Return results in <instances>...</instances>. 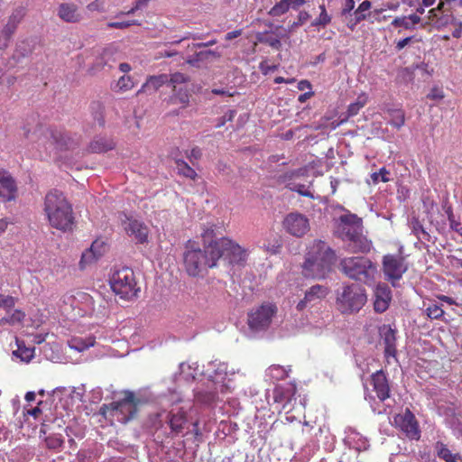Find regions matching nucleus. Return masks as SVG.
I'll use <instances>...</instances> for the list:
<instances>
[{
  "instance_id": "obj_1",
  "label": "nucleus",
  "mask_w": 462,
  "mask_h": 462,
  "mask_svg": "<svg viewBox=\"0 0 462 462\" xmlns=\"http://www.w3.org/2000/svg\"><path fill=\"white\" fill-rule=\"evenodd\" d=\"M336 260L335 251L325 241L315 239L307 246L302 274L306 278L324 279L331 272Z\"/></svg>"
},
{
  "instance_id": "obj_2",
  "label": "nucleus",
  "mask_w": 462,
  "mask_h": 462,
  "mask_svg": "<svg viewBox=\"0 0 462 462\" xmlns=\"http://www.w3.org/2000/svg\"><path fill=\"white\" fill-rule=\"evenodd\" d=\"M43 211L49 225L61 232H70L75 226V217L71 203L63 192L49 191L44 198Z\"/></svg>"
},
{
  "instance_id": "obj_3",
  "label": "nucleus",
  "mask_w": 462,
  "mask_h": 462,
  "mask_svg": "<svg viewBox=\"0 0 462 462\" xmlns=\"http://www.w3.org/2000/svg\"><path fill=\"white\" fill-rule=\"evenodd\" d=\"M337 232L348 252L358 254L371 250L372 242L364 235L363 220L356 214L340 216Z\"/></svg>"
},
{
  "instance_id": "obj_4",
  "label": "nucleus",
  "mask_w": 462,
  "mask_h": 462,
  "mask_svg": "<svg viewBox=\"0 0 462 462\" xmlns=\"http://www.w3.org/2000/svg\"><path fill=\"white\" fill-rule=\"evenodd\" d=\"M195 242L189 240L183 255L184 267L189 276L197 277L208 268L217 266L220 254L214 247L213 242L205 246L204 250L195 246Z\"/></svg>"
},
{
  "instance_id": "obj_5",
  "label": "nucleus",
  "mask_w": 462,
  "mask_h": 462,
  "mask_svg": "<svg viewBox=\"0 0 462 462\" xmlns=\"http://www.w3.org/2000/svg\"><path fill=\"white\" fill-rule=\"evenodd\" d=\"M26 137L36 143L40 151L42 149L49 155L52 152L69 151L77 146V143L61 130L43 126L35 128Z\"/></svg>"
},
{
  "instance_id": "obj_6",
  "label": "nucleus",
  "mask_w": 462,
  "mask_h": 462,
  "mask_svg": "<svg viewBox=\"0 0 462 462\" xmlns=\"http://www.w3.org/2000/svg\"><path fill=\"white\" fill-rule=\"evenodd\" d=\"M143 403V400L134 393L126 391L122 399L103 404L100 413L106 418L110 417L122 424H126L136 417L138 408Z\"/></svg>"
},
{
  "instance_id": "obj_7",
  "label": "nucleus",
  "mask_w": 462,
  "mask_h": 462,
  "mask_svg": "<svg viewBox=\"0 0 462 462\" xmlns=\"http://www.w3.org/2000/svg\"><path fill=\"white\" fill-rule=\"evenodd\" d=\"M340 271L349 279L367 285L374 282L377 274L376 265L367 257H345L339 263Z\"/></svg>"
},
{
  "instance_id": "obj_8",
  "label": "nucleus",
  "mask_w": 462,
  "mask_h": 462,
  "mask_svg": "<svg viewBox=\"0 0 462 462\" xmlns=\"http://www.w3.org/2000/svg\"><path fill=\"white\" fill-rule=\"evenodd\" d=\"M366 301L365 290L357 283L343 284L337 291L336 305L342 314L357 313Z\"/></svg>"
},
{
  "instance_id": "obj_9",
  "label": "nucleus",
  "mask_w": 462,
  "mask_h": 462,
  "mask_svg": "<svg viewBox=\"0 0 462 462\" xmlns=\"http://www.w3.org/2000/svg\"><path fill=\"white\" fill-rule=\"evenodd\" d=\"M112 291L124 300H133L137 297L140 286L134 271L129 267L116 270L110 278Z\"/></svg>"
},
{
  "instance_id": "obj_10",
  "label": "nucleus",
  "mask_w": 462,
  "mask_h": 462,
  "mask_svg": "<svg viewBox=\"0 0 462 462\" xmlns=\"http://www.w3.org/2000/svg\"><path fill=\"white\" fill-rule=\"evenodd\" d=\"M449 5V2L440 0L437 8L430 11V19L438 30L452 27V36L459 39L462 36V21L453 15Z\"/></svg>"
},
{
  "instance_id": "obj_11",
  "label": "nucleus",
  "mask_w": 462,
  "mask_h": 462,
  "mask_svg": "<svg viewBox=\"0 0 462 462\" xmlns=\"http://www.w3.org/2000/svg\"><path fill=\"white\" fill-rule=\"evenodd\" d=\"M213 245L220 254V258L225 257L229 263L244 266L247 261V251L234 240L228 237H221L213 241Z\"/></svg>"
},
{
  "instance_id": "obj_12",
  "label": "nucleus",
  "mask_w": 462,
  "mask_h": 462,
  "mask_svg": "<svg viewBox=\"0 0 462 462\" xmlns=\"http://www.w3.org/2000/svg\"><path fill=\"white\" fill-rule=\"evenodd\" d=\"M382 269L385 279L393 285L398 282L407 271L404 257L400 254H385L382 261Z\"/></svg>"
},
{
  "instance_id": "obj_13",
  "label": "nucleus",
  "mask_w": 462,
  "mask_h": 462,
  "mask_svg": "<svg viewBox=\"0 0 462 462\" xmlns=\"http://www.w3.org/2000/svg\"><path fill=\"white\" fill-rule=\"evenodd\" d=\"M277 311L274 304H262L248 314V326L253 330H263L269 327L272 319Z\"/></svg>"
},
{
  "instance_id": "obj_14",
  "label": "nucleus",
  "mask_w": 462,
  "mask_h": 462,
  "mask_svg": "<svg viewBox=\"0 0 462 462\" xmlns=\"http://www.w3.org/2000/svg\"><path fill=\"white\" fill-rule=\"evenodd\" d=\"M363 385L365 393V399L371 401L377 397L383 402L390 396V386L387 377H363Z\"/></svg>"
},
{
  "instance_id": "obj_15",
  "label": "nucleus",
  "mask_w": 462,
  "mask_h": 462,
  "mask_svg": "<svg viewBox=\"0 0 462 462\" xmlns=\"http://www.w3.org/2000/svg\"><path fill=\"white\" fill-rule=\"evenodd\" d=\"M26 14L24 7L19 6L13 10L12 14L8 16L7 22L3 27L0 35V50L8 47L9 42L16 32L18 25L22 23Z\"/></svg>"
},
{
  "instance_id": "obj_16",
  "label": "nucleus",
  "mask_w": 462,
  "mask_h": 462,
  "mask_svg": "<svg viewBox=\"0 0 462 462\" xmlns=\"http://www.w3.org/2000/svg\"><path fill=\"white\" fill-rule=\"evenodd\" d=\"M282 226L285 231L295 237H302L310 231L309 218L298 212L288 214L283 221Z\"/></svg>"
},
{
  "instance_id": "obj_17",
  "label": "nucleus",
  "mask_w": 462,
  "mask_h": 462,
  "mask_svg": "<svg viewBox=\"0 0 462 462\" xmlns=\"http://www.w3.org/2000/svg\"><path fill=\"white\" fill-rule=\"evenodd\" d=\"M121 225L125 233L140 244L147 242L148 228L141 221L128 217L125 213L119 214Z\"/></svg>"
},
{
  "instance_id": "obj_18",
  "label": "nucleus",
  "mask_w": 462,
  "mask_h": 462,
  "mask_svg": "<svg viewBox=\"0 0 462 462\" xmlns=\"http://www.w3.org/2000/svg\"><path fill=\"white\" fill-rule=\"evenodd\" d=\"M393 424L398 427L411 439H420V430L414 414L406 409L403 413L393 417Z\"/></svg>"
},
{
  "instance_id": "obj_19",
  "label": "nucleus",
  "mask_w": 462,
  "mask_h": 462,
  "mask_svg": "<svg viewBox=\"0 0 462 462\" xmlns=\"http://www.w3.org/2000/svg\"><path fill=\"white\" fill-rule=\"evenodd\" d=\"M18 198V186L13 175L0 169V200L4 203L15 201Z\"/></svg>"
},
{
  "instance_id": "obj_20",
  "label": "nucleus",
  "mask_w": 462,
  "mask_h": 462,
  "mask_svg": "<svg viewBox=\"0 0 462 462\" xmlns=\"http://www.w3.org/2000/svg\"><path fill=\"white\" fill-rule=\"evenodd\" d=\"M374 309L378 313L384 312L388 308L392 300V291L385 283H380L374 291Z\"/></svg>"
},
{
  "instance_id": "obj_21",
  "label": "nucleus",
  "mask_w": 462,
  "mask_h": 462,
  "mask_svg": "<svg viewBox=\"0 0 462 462\" xmlns=\"http://www.w3.org/2000/svg\"><path fill=\"white\" fill-rule=\"evenodd\" d=\"M57 15L65 23H77L82 20L79 6L74 3H61L57 9Z\"/></svg>"
},
{
  "instance_id": "obj_22",
  "label": "nucleus",
  "mask_w": 462,
  "mask_h": 462,
  "mask_svg": "<svg viewBox=\"0 0 462 462\" xmlns=\"http://www.w3.org/2000/svg\"><path fill=\"white\" fill-rule=\"evenodd\" d=\"M328 293V289L323 285H314L310 287L305 293L304 299L300 300L297 304V310H304L308 304L315 303L321 299H324Z\"/></svg>"
},
{
  "instance_id": "obj_23",
  "label": "nucleus",
  "mask_w": 462,
  "mask_h": 462,
  "mask_svg": "<svg viewBox=\"0 0 462 462\" xmlns=\"http://www.w3.org/2000/svg\"><path fill=\"white\" fill-rule=\"evenodd\" d=\"M380 336L384 344V352L387 356H394L396 354V331L390 325L380 328Z\"/></svg>"
},
{
  "instance_id": "obj_24",
  "label": "nucleus",
  "mask_w": 462,
  "mask_h": 462,
  "mask_svg": "<svg viewBox=\"0 0 462 462\" xmlns=\"http://www.w3.org/2000/svg\"><path fill=\"white\" fill-rule=\"evenodd\" d=\"M116 147L115 141L110 137L97 136L88 145V151L93 153H102L114 150Z\"/></svg>"
},
{
  "instance_id": "obj_25",
  "label": "nucleus",
  "mask_w": 462,
  "mask_h": 462,
  "mask_svg": "<svg viewBox=\"0 0 462 462\" xmlns=\"http://www.w3.org/2000/svg\"><path fill=\"white\" fill-rule=\"evenodd\" d=\"M166 83H168V76L166 74L150 76L142 85L136 95L138 96L145 92H156L162 86Z\"/></svg>"
},
{
  "instance_id": "obj_26",
  "label": "nucleus",
  "mask_w": 462,
  "mask_h": 462,
  "mask_svg": "<svg viewBox=\"0 0 462 462\" xmlns=\"http://www.w3.org/2000/svg\"><path fill=\"white\" fill-rule=\"evenodd\" d=\"M287 36L286 34H279L274 36L273 32L264 31L256 33L255 38L258 42L266 44L274 50H281L282 42L281 39Z\"/></svg>"
},
{
  "instance_id": "obj_27",
  "label": "nucleus",
  "mask_w": 462,
  "mask_h": 462,
  "mask_svg": "<svg viewBox=\"0 0 462 462\" xmlns=\"http://www.w3.org/2000/svg\"><path fill=\"white\" fill-rule=\"evenodd\" d=\"M420 17L416 14H410L408 16H398L392 21L391 25L394 28L412 30L420 22Z\"/></svg>"
},
{
  "instance_id": "obj_28",
  "label": "nucleus",
  "mask_w": 462,
  "mask_h": 462,
  "mask_svg": "<svg viewBox=\"0 0 462 462\" xmlns=\"http://www.w3.org/2000/svg\"><path fill=\"white\" fill-rule=\"evenodd\" d=\"M167 418L171 430L175 433H180L187 422L186 413L181 409L176 413L169 412Z\"/></svg>"
},
{
  "instance_id": "obj_29",
  "label": "nucleus",
  "mask_w": 462,
  "mask_h": 462,
  "mask_svg": "<svg viewBox=\"0 0 462 462\" xmlns=\"http://www.w3.org/2000/svg\"><path fill=\"white\" fill-rule=\"evenodd\" d=\"M96 343L95 337H73L68 340V346L70 349L76 350L78 352H83L88 349L90 346H93Z\"/></svg>"
},
{
  "instance_id": "obj_30",
  "label": "nucleus",
  "mask_w": 462,
  "mask_h": 462,
  "mask_svg": "<svg viewBox=\"0 0 462 462\" xmlns=\"http://www.w3.org/2000/svg\"><path fill=\"white\" fill-rule=\"evenodd\" d=\"M99 245L98 241L96 240L92 243L90 248L84 252L81 255V259L79 262V265L81 269H84L88 264H90L91 263L95 262L97 259H98L99 256L102 255V252L98 251V253H96V246Z\"/></svg>"
},
{
  "instance_id": "obj_31",
  "label": "nucleus",
  "mask_w": 462,
  "mask_h": 462,
  "mask_svg": "<svg viewBox=\"0 0 462 462\" xmlns=\"http://www.w3.org/2000/svg\"><path fill=\"white\" fill-rule=\"evenodd\" d=\"M190 95L187 86L172 88L171 101L174 104H180L182 107H186L189 103Z\"/></svg>"
},
{
  "instance_id": "obj_32",
  "label": "nucleus",
  "mask_w": 462,
  "mask_h": 462,
  "mask_svg": "<svg viewBox=\"0 0 462 462\" xmlns=\"http://www.w3.org/2000/svg\"><path fill=\"white\" fill-rule=\"evenodd\" d=\"M177 173L180 176H183L189 180H196L199 177L196 171L190 167L184 160L178 159L175 161Z\"/></svg>"
},
{
  "instance_id": "obj_33",
  "label": "nucleus",
  "mask_w": 462,
  "mask_h": 462,
  "mask_svg": "<svg viewBox=\"0 0 462 462\" xmlns=\"http://www.w3.org/2000/svg\"><path fill=\"white\" fill-rule=\"evenodd\" d=\"M17 349L14 351V355L23 362H30L34 356V347H26L23 341L16 338Z\"/></svg>"
},
{
  "instance_id": "obj_34",
  "label": "nucleus",
  "mask_w": 462,
  "mask_h": 462,
  "mask_svg": "<svg viewBox=\"0 0 462 462\" xmlns=\"http://www.w3.org/2000/svg\"><path fill=\"white\" fill-rule=\"evenodd\" d=\"M116 53V49L115 47L108 46L105 48L97 61V65L101 68L105 66L112 67V63L116 61V59L114 58Z\"/></svg>"
},
{
  "instance_id": "obj_35",
  "label": "nucleus",
  "mask_w": 462,
  "mask_h": 462,
  "mask_svg": "<svg viewBox=\"0 0 462 462\" xmlns=\"http://www.w3.org/2000/svg\"><path fill=\"white\" fill-rule=\"evenodd\" d=\"M436 449L439 457L446 462H459L460 457L458 454H453L445 444L437 442Z\"/></svg>"
},
{
  "instance_id": "obj_36",
  "label": "nucleus",
  "mask_w": 462,
  "mask_h": 462,
  "mask_svg": "<svg viewBox=\"0 0 462 462\" xmlns=\"http://www.w3.org/2000/svg\"><path fill=\"white\" fill-rule=\"evenodd\" d=\"M180 375H197L198 374L203 375V372H200L198 363L190 360L180 363Z\"/></svg>"
},
{
  "instance_id": "obj_37",
  "label": "nucleus",
  "mask_w": 462,
  "mask_h": 462,
  "mask_svg": "<svg viewBox=\"0 0 462 462\" xmlns=\"http://www.w3.org/2000/svg\"><path fill=\"white\" fill-rule=\"evenodd\" d=\"M411 227L412 233L420 239V240H426L430 241V236L426 230L424 229L422 224L420 221L413 217L411 221Z\"/></svg>"
},
{
  "instance_id": "obj_38",
  "label": "nucleus",
  "mask_w": 462,
  "mask_h": 462,
  "mask_svg": "<svg viewBox=\"0 0 462 462\" xmlns=\"http://www.w3.org/2000/svg\"><path fill=\"white\" fill-rule=\"evenodd\" d=\"M25 318V313L21 310H14V312L8 316L4 317L0 319V326L9 324V325H15L20 324L23 321Z\"/></svg>"
},
{
  "instance_id": "obj_39",
  "label": "nucleus",
  "mask_w": 462,
  "mask_h": 462,
  "mask_svg": "<svg viewBox=\"0 0 462 462\" xmlns=\"http://www.w3.org/2000/svg\"><path fill=\"white\" fill-rule=\"evenodd\" d=\"M320 14L319 17H317L312 23L311 26H320L325 28L328 24L331 23V16L328 14L326 6L324 4L319 5Z\"/></svg>"
},
{
  "instance_id": "obj_40",
  "label": "nucleus",
  "mask_w": 462,
  "mask_h": 462,
  "mask_svg": "<svg viewBox=\"0 0 462 462\" xmlns=\"http://www.w3.org/2000/svg\"><path fill=\"white\" fill-rule=\"evenodd\" d=\"M367 103V97L365 95L359 96L356 102L351 103L347 107L346 118L356 116L361 108H363Z\"/></svg>"
},
{
  "instance_id": "obj_41",
  "label": "nucleus",
  "mask_w": 462,
  "mask_h": 462,
  "mask_svg": "<svg viewBox=\"0 0 462 462\" xmlns=\"http://www.w3.org/2000/svg\"><path fill=\"white\" fill-rule=\"evenodd\" d=\"M46 447L49 449L59 450L62 448L64 440L60 434H51L44 439Z\"/></svg>"
},
{
  "instance_id": "obj_42",
  "label": "nucleus",
  "mask_w": 462,
  "mask_h": 462,
  "mask_svg": "<svg viewBox=\"0 0 462 462\" xmlns=\"http://www.w3.org/2000/svg\"><path fill=\"white\" fill-rule=\"evenodd\" d=\"M134 87V82L130 76L124 75L120 77L116 84V90L126 92Z\"/></svg>"
},
{
  "instance_id": "obj_43",
  "label": "nucleus",
  "mask_w": 462,
  "mask_h": 462,
  "mask_svg": "<svg viewBox=\"0 0 462 462\" xmlns=\"http://www.w3.org/2000/svg\"><path fill=\"white\" fill-rule=\"evenodd\" d=\"M290 9V5L287 0H281L276 3L268 12V14L273 17H277L284 14Z\"/></svg>"
},
{
  "instance_id": "obj_44",
  "label": "nucleus",
  "mask_w": 462,
  "mask_h": 462,
  "mask_svg": "<svg viewBox=\"0 0 462 462\" xmlns=\"http://www.w3.org/2000/svg\"><path fill=\"white\" fill-rule=\"evenodd\" d=\"M189 81V77L180 72H175L171 75L170 79L168 78V83L172 88L183 87L182 85L187 84Z\"/></svg>"
},
{
  "instance_id": "obj_45",
  "label": "nucleus",
  "mask_w": 462,
  "mask_h": 462,
  "mask_svg": "<svg viewBox=\"0 0 462 462\" xmlns=\"http://www.w3.org/2000/svg\"><path fill=\"white\" fill-rule=\"evenodd\" d=\"M426 313H427V316L430 319H439L445 314V312H444L443 309L441 308V306L438 305V304H435V303L430 304L427 307Z\"/></svg>"
},
{
  "instance_id": "obj_46",
  "label": "nucleus",
  "mask_w": 462,
  "mask_h": 462,
  "mask_svg": "<svg viewBox=\"0 0 462 462\" xmlns=\"http://www.w3.org/2000/svg\"><path fill=\"white\" fill-rule=\"evenodd\" d=\"M390 171L386 170L385 167H382L379 171L374 172L371 174V179L374 183H378L379 181L382 182H388L390 181Z\"/></svg>"
},
{
  "instance_id": "obj_47",
  "label": "nucleus",
  "mask_w": 462,
  "mask_h": 462,
  "mask_svg": "<svg viewBox=\"0 0 462 462\" xmlns=\"http://www.w3.org/2000/svg\"><path fill=\"white\" fill-rule=\"evenodd\" d=\"M150 1L151 0H136L135 3L134 4V6L130 10L126 12H120L116 15V17H120L124 14H134L136 11L143 9V7H146Z\"/></svg>"
},
{
  "instance_id": "obj_48",
  "label": "nucleus",
  "mask_w": 462,
  "mask_h": 462,
  "mask_svg": "<svg viewBox=\"0 0 462 462\" xmlns=\"http://www.w3.org/2000/svg\"><path fill=\"white\" fill-rule=\"evenodd\" d=\"M216 236V234H215V225H209V226H205L203 227V231L201 233V237L203 239V242L204 244L208 243H211L213 242V238Z\"/></svg>"
},
{
  "instance_id": "obj_49",
  "label": "nucleus",
  "mask_w": 462,
  "mask_h": 462,
  "mask_svg": "<svg viewBox=\"0 0 462 462\" xmlns=\"http://www.w3.org/2000/svg\"><path fill=\"white\" fill-rule=\"evenodd\" d=\"M106 0H94L87 5L89 12L103 13L106 11Z\"/></svg>"
},
{
  "instance_id": "obj_50",
  "label": "nucleus",
  "mask_w": 462,
  "mask_h": 462,
  "mask_svg": "<svg viewBox=\"0 0 462 462\" xmlns=\"http://www.w3.org/2000/svg\"><path fill=\"white\" fill-rule=\"evenodd\" d=\"M132 25H139L136 20L125 21V22H110L107 23L108 28L115 29H126Z\"/></svg>"
},
{
  "instance_id": "obj_51",
  "label": "nucleus",
  "mask_w": 462,
  "mask_h": 462,
  "mask_svg": "<svg viewBox=\"0 0 462 462\" xmlns=\"http://www.w3.org/2000/svg\"><path fill=\"white\" fill-rule=\"evenodd\" d=\"M235 374L234 369L229 370L228 364L225 363V362L218 363L215 369V375H228V374Z\"/></svg>"
},
{
  "instance_id": "obj_52",
  "label": "nucleus",
  "mask_w": 462,
  "mask_h": 462,
  "mask_svg": "<svg viewBox=\"0 0 462 462\" xmlns=\"http://www.w3.org/2000/svg\"><path fill=\"white\" fill-rule=\"evenodd\" d=\"M236 116V111L228 110L223 116L217 119V123L216 125L217 128H220L226 125V122L232 121Z\"/></svg>"
},
{
  "instance_id": "obj_53",
  "label": "nucleus",
  "mask_w": 462,
  "mask_h": 462,
  "mask_svg": "<svg viewBox=\"0 0 462 462\" xmlns=\"http://www.w3.org/2000/svg\"><path fill=\"white\" fill-rule=\"evenodd\" d=\"M291 189L298 192L300 195L303 197L314 199L313 193L310 190H309L304 184H296L292 188H291Z\"/></svg>"
},
{
  "instance_id": "obj_54",
  "label": "nucleus",
  "mask_w": 462,
  "mask_h": 462,
  "mask_svg": "<svg viewBox=\"0 0 462 462\" xmlns=\"http://www.w3.org/2000/svg\"><path fill=\"white\" fill-rule=\"evenodd\" d=\"M291 367L290 365L288 366H281V365H271L269 368H268V372L270 374H273V373H278V374H282V375H288V374L291 373Z\"/></svg>"
},
{
  "instance_id": "obj_55",
  "label": "nucleus",
  "mask_w": 462,
  "mask_h": 462,
  "mask_svg": "<svg viewBox=\"0 0 462 462\" xmlns=\"http://www.w3.org/2000/svg\"><path fill=\"white\" fill-rule=\"evenodd\" d=\"M355 5L354 0H345L340 13L341 16L347 18V15L354 10Z\"/></svg>"
},
{
  "instance_id": "obj_56",
  "label": "nucleus",
  "mask_w": 462,
  "mask_h": 462,
  "mask_svg": "<svg viewBox=\"0 0 462 462\" xmlns=\"http://www.w3.org/2000/svg\"><path fill=\"white\" fill-rule=\"evenodd\" d=\"M277 68V65L270 64L268 60H263L259 64V69L263 75H267L270 72L275 71Z\"/></svg>"
},
{
  "instance_id": "obj_57",
  "label": "nucleus",
  "mask_w": 462,
  "mask_h": 462,
  "mask_svg": "<svg viewBox=\"0 0 462 462\" xmlns=\"http://www.w3.org/2000/svg\"><path fill=\"white\" fill-rule=\"evenodd\" d=\"M444 93L441 88L438 87H434L430 89V93L427 95V98L431 100H441L444 98Z\"/></svg>"
},
{
  "instance_id": "obj_58",
  "label": "nucleus",
  "mask_w": 462,
  "mask_h": 462,
  "mask_svg": "<svg viewBox=\"0 0 462 462\" xmlns=\"http://www.w3.org/2000/svg\"><path fill=\"white\" fill-rule=\"evenodd\" d=\"M405 123V116H404V114L403 112L402 111H397L393 121H392V125L400 129Z\"/></svg>"
},
{
  "instance_id": "obj_59",
  "label": "nucleus",
  "mask_w": 462,
  "mask_h": 462,
  "mask_svg": "<svg viewBox=\"0 0 462 462\" xmlns=\"http://www.w3.org/2000/svg\"><path fill=\"white\" fill-rule=\"evenodd\" d=\"M15 304V299L12 296H5L0 298V308L11 309Z\"/></svg>"
},
{
  "instance_id": "obj_60",
  "label": "nucleus",
  "mask_w": 462,
  "mask_h": 462,
  "mask_svg": "<svg viewBox=\"0 0 462 462\" xmlns=\"http://www.w3.org/2000/svg\"><path fill=\"white\" fill-rule=\"evenodd\" d=\"M414 39L413 36L406 37L395 42V49L397 51H402L405 46H407L410 42Z\"/></svg>"
},
{
  "instance_id": "obj_61",
  "label": "nucleus",
  "mask_w": 462,
  "mask_h": 462,
  "mask_svg": "<svg viewBox=\"0 0 462 462\" xmlns=\"http://www.w3.org/2000/svg\"><path fill=\"white\" fill-rule=\"evenodd\" d=\"M202 156L201 149L199 147H193L189 153H187V157L191 161L194 160H199Z\"/></svg>"
},
{
  "instance_id": "obj_62",
  "label": "nucleus",
  "mask_w": 462,
  "mask_h": 462,
  "mask_svg": "<svg viewBox=\"0 0 462 462\" xmlns=\"http://www.w3.org/2000/svg\"><path fill=\"white\" fill-rule=\"evenodd\" d=\"M263 247L265 248V250L267 252H269L271 254H277V253H279V251L282 247V244L279 241H276V243L274 245H273L272 246L264 244Z\"/></svg>"
},
{
  "instance_id": "obj_63",
  "label": "nucleus",
  "mask_w": 462,
  "mask_h": 462,
  "mask_svg": "<svg viewBox=\"0 0 462 462\" xmlns=\"http://www.w3.org/2000/svg\"><path fill=\"white\" fill-rule=\"evenodd\" d=\"M49 421H51L48 416H45V419L43 420V422L42 423L41 429H40V436L46 435L48 430H50Z\"/></svg>"
},
{
  "instance_id": "obj_64",
  "label": "nucleus",
  "mask_w": 462,
  "mask_h": 462,
  "mask_svg": "<svg viewBox=\"0 0 462 462\" xmlns=\"http://www.w3.org/2000/svg\"><path fill=\"white\" fill-rule=\"evenodd\" d=\"M371 2L368 0L363 1L358 7L356 8L357 11H359L362 14H365L366 11H368L371 8Z\"/></svg>"
}]
</instances>
